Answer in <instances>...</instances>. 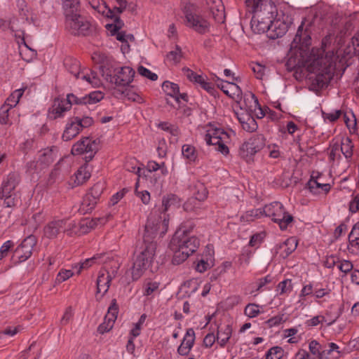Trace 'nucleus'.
Instances as JSON below:
<instances>
[{"label": "nucleus", "mask_w": 359, "mask_h": 359, "mask_svg": "<svg viewBox=\"0 0 359 359\" xmlns=\"http://www.w3.org/2000/svg\"><path fill=\"white\" fill-rule=\"evenodd\" d=\"M168 227V219L165 215L162 217L151 213L148 217L143 234V249L136 255L133 266L126 273V276H130V279L126 280L128 283L130 280H137L151 266L156 255V243L154 239L163 236Z\"/></svg>", "instance_id": "obj_1"}, {"label": "nucleus", "mask_w": 359, "mask_h": 359, "mask_svg": "<svg viewBox=\"0 0 359 359\" xmlns=\"http://www.w3.org/2000/svg\"><path fill=\"white\" fill-rule=\"evenodd\" d=\"M184 15V24L194 32L204 34L210 32L211 23L205 16L209 12L212 18L218 23L225 20L224 7L222 0H205L202 6L196 4L186 2L182 5Z\"/></svg>", "instance_id": "obj_2"}, {"label": "nucleus", "mask_w": 359, "mask_h": 359, "mask_svg": "<svg viewBox=\"0 0 359 359\" xmlns=\"http://www.w3.org/2000/svg\"><path fill=\"white\" fill-rule=\"evenodd\" d=\"M191 225H181L172 236L169 247L173 253L172 262L180 264L195 252L200 245L199 239L191 235Z\"/></svg>", "instance_id": "obj_3"}, {"label": "nucleus", "mask_w": 359, "mask_h": 359, "mask_svg": "<svg viewBox=\"0 0 359 359\" xmlns=\"http://www.w3.org/2000/svg\"><path fill=\"white\" fill-rule=\"evenodd\" d=\"M308 71L313 75L310 76L311 85L315 88L325 87L332 79L334 72V65L332 60L327 56L323 57L322 51L316 55L313 53L306 61Z\"/></svg>", "instance_id": "obj_4"}, {"label": "nucleus", "mask_w": 359, "mask_h": 359, "mask_svg": "<svg viewBox=\"0 0 359 359\" xmlns=\"http://www.w3.org/2000/svg\"><path fill=\"white\" fill-rule=\"evenodd\" d=\"M292 22V17L287 13H282V15H278V18H275L273 21H271L269 18L264 20L260 18V15L252 14L250 27L254 33L267 32L269 37L274 39L285 34Z\"/></svg>", "instance_id": "obj_5"}, {"label": "nucleus", "mask_w": 359, "mask_h": 359, "mask_svg": "<svg viewBox=\"0 0 359 359\" xmlns=\"http://www.w3.org/2000/svg\"><path fill=\"white\" fill-rule=\"evenodd\" d=\"M207 144L215 146V149L222 154H229L227 144L230 143L231 137L235 133L231 130H225L217 124L209 123L205 125L201 131Z\"/></svg>", "instance_id": "obj_6"}, {"label": "nucleus", "mask_w": 359, "mask_h": 359, "mask_svg": "<svg viewBox=\"0 0 359 359\" xmlns=\"http://www.w3.org/2000/svg\"><path fill=\"white\" fill-rule=\"evenodd\" d=\"M246 7L248 11L255 15H260V18H269L273 21L278 15H282V13L289 12L281 7L278 8L271 0H245Z\"/></svg>", "instance_id": "obj_7"}, {"label": "nucleus", "mask_w": 359, "mask_h": 359, "mask_svg": "<svg viewBox=\"0 0 359 359\" xmlns=\"http://www.w3.org/2000/svg\"><path fill=\"white\" fill-rule=\"evenodd\" d=\"M101 73L104 79L118 87L128 86L134 79L135 70L129 67L124 66L116 68H102Z\"/></svg>", "instance_id": "obj_8"}, {"label": "nucleus", "mask_w": 359, "mask_h": 359, "mask_svg": "<svg viewBox=\"0 0 359 359\" xmlns=\"http://www.w3.org/2000/svg\"><path fill=\"white\" fill-rule=\"evenodd\" d=\"M56 147H46L38 151L35 159L27 163V169L30 172L39 174L43 170L48 168L57 156Z\"/></svg>", "instance_id": "obj_9"}, {"label": "nucleus", "mask_w": 359, "mask_h": 359, "mask_svg": "<svg viewBox=\"0 0 359 359\" xmlns=\"http://www.w3.org/2000/svg\"><path fill=\"white\" fill-rule=\"evenodd\" d=\"M65 27L74 35H87L90 32L89 20L78 13V11H66Z\"/></svg>", "instance_id": "obj_10"}, {"label": "nucleus", "mask_w": 359, "mask_h": 359, "mask_svg": "<svg viewBox=\"0 0 359 359\" xmlns=\"http://www.w3.org/2000/svg\"><path fill=\"white\" fill-rule=\"evenodd\" d=\"M264 217H268L278 224L282 230L285 229L293 220L292 216L285 211L283 205L278 201L266 205L264 207Z\"/></svg>", "instance_id": "obj_11"}, {"label": "nucleus", "mask_w": 359, "mask_h": 359, "mask_svg": "<svg viewBox=\"0 0 359 359\" xmlns=\"http://www.w3.org/2000/svg\"><path fill=\"white\" fill-rule=\"evenodd\" d=\"M68 70L81 84L86 87H98L102 84L100 76L95 71L86 67L80 69L76 60L72 62V65L68 67Z\"/></svg>", "instance_id": "obj_12"}, {"label": "nucleus", "mask_w": 359, "mask_h": 359, "mask_svg": "<svg viewBox=\"0 0 359 359\" xmlns=\"http://www.w3.org/2000/svg\"><path fill=\"white\" fill-rule=\"evenodd\" d=\"M111 217L110 215L103 217L85 218L79 222L68 220V229H65L69 235H82L89 232L97 226L104 225Z\"/></svg>", "instance_id": "obj_13"}, {"label": "nucleus", "mask_w": 359, "mask_h": 359, "mask_svg": "<svg viewBox=\"0 0 359 359\" xmlns=\"http://www.w3.org/2000/svg\"><path fill=\"white\" fill-rule=\"evenodd\" d=\"M120 264L117 261L112 260L110 266L101 271L97 280V292L103 296L109 290L110 283L117 274Z\"/></svg>", "instance_id": "obj_14"}, {"label": "nucleus", "mask_w": 359, "mask_h": 359, "mask_svg": "<svg viewBox=\"0 0 359 359\" xmlns=\"http://www.w3.org/2000/svg\"><path fill=\"white\" fill-rule=\"evenodd\" d=\"M99 142L88 137L74 144L72 148L73 155L86 154V161H90L98 150Z\"/></svg>", "instance_id": "obj_15"}, {"label": "nucleus", "mask_w": 359, "mask_h": 359, "mask_svg": "<svg viewBox=\"0 0 359 359\" xmlns=\"http://www.w3.org/2000/svg\"><path fill=\"white\" fill-rule=\"evenodd\" d=\"M76 102V97L73 94H69L66 98H57L48 111V116L52 119H56L64 116L69 111L73 103Z\"/></svg>", "instance_id": "obj_16"}, {"label": "nucleus", "mask_w": 359, "mask_h": 359, "mask_svg": "<svg viewBox=\"0 0 359 359\" xmlns=\"http://www.w3.org/2000/svg\"><path fill=\"white\" fill-rule=\"evenodd\" d=\"M310 192L314 195L327 194L331 188L329 183L324 180V176L319 172L313 171L307 183Z\"/></svg>", "instance_id": "obj_17"}, {"label": "nucleus", "mask_w": 359, "mask_h": 359, "mask_svg": "<svg viewBox=\"0 0 359 359\" xmlns=\"http://www.w3.org/2000/svg\"><path fill=\"white\" fill-rule=\"evenodd\" d=\"M265 142L264 135H254L241 145V152L243 156L254 155L264 147Z\"/></svg>", "instance_id": "obj_18"}, {"label": "nucleus", "mask_w": 359, "mask_h": 359, "mask_svg": "<svg viewBox=\"0 0 359 359\" xmlns=\"http://www.w3.org/2000/svg\"><path fill=\"white\" fill-rule=\"evenodd\" d=\"M309 352L300 349L295 354V359H325L324 346L316 340H311L309 343Z\"/></svg>", "instance_id": "obj_19"}, {"label": "nucleus", "mask_w": 359, "mask_h": 359, "mask_svg": "<svg viewBox=\"0 0 359 359\" xmlns=\"http://www.w3.org/2000/svg\"><path fill=\"white\" fill-rule=\"evenodd\" d=\"M35 245L36 238L34 236H29L25 238L15 251V256L17 257L18 261L23 262L29 258Z\"/></svg>", "instance_id": "obj_20"}, {"label": "nucleus", "mask_w": 359, "mask_h": 359, "mask_svg": "<svg viewBox=\"0 0 359 359\" xmlns=\"http://www.w3.org/2000/svg\"><path fill=\"white\" fill-rule=\"evenodd\" d=\"M68 229V220L67 219H53L43 229L44 236L53 239L62 231H66Z\"/></svg>", "instance_id": "obj_21"}, {"label": "nucleus", "mask_w": 359, "mask_h": 359, "mask_svg": "<svg viewBox=\"0 0 359 359\" xmlns=\"http://www.w3.org/2000/svg\"><path fill=\"white\" fill-rule=\"evenodd\" d=\"M196 341V333L193 328L187 330L181 344L177 348V353L181 356H187L192 350Z\"/></svg>", "instance_id": "obj_22"}, {"label": "nucleus", "mask_w": 359, "mask_h": 359, "mask_svg": "<svg viewBox=\"0 0 359 359\" xmlns=\"http://www.w3.org/2000/svg\"><path fill=\"white\" fill-rule=\"evenodd\" d=\"M118 315V306L116 304V301L114 299L109 308L108 309L107 313L106 314L104 321L98 327V332L100 334H104L111 330L116 321Z\"/></svg>", "instance_id": "obj_23"}, {"label": "nucleus", "mask_w": 359, "mask_h": 359, "mask_svg": "<svg viewBox=\"0 0 359 359\" xmlns=\"http://www.w3.org/2000/svg\"><path fill=\"white\" fill-rule=\"evenodd\" d=\"M14 36L19 45L20 54L25 60L29 61L36 55V52L31 48L25 41V32L22 30L15 31Z\"/></svg>", "instance_id": "obj_24"}, {"label": "nucleus", "mask_w": 359, "mask_h": 359, "mask_svg": "<svg viewBox=\"0 0 359 359\" xmlns=\"http://www.w3.org/2000/svg\"><path fill=\"white\" fill-rule=\"evenodd\" d=\"M216 84L226 95L236 99V101H241L242 90L241 88L233 82H228L217 78Z\"/></svg>", "instance_id": "obj_25"}, {"label": "nucleus", "mask_w": 359, "mask_h": 359, "mask_svg": "<svg viewBox=\"0 0 359 359\" xmlns=\"http://www.w3.org/2000/svg\"><path fill=\"white\" fill-rule=\"evenodd\" d=\"M194 197L189 198L183 205L186 211H192L199 208L201 201L207 198L208 191L203 184H199L197 193H194Z\"/></svg>", "instance_id": "obj_26"}, {"label": "nucleus", "mask_w": 359, "mask_h": 359, "mask_svg": "<svg viewBox=\"0 0 359 359\" xmlns=\"http://www.w3.org/2000/svg\"><path fill=\"white\" fill-rule=\"evenodd\" d=\"M20 182V175L16 172H10L4 179L0 193L4 194H13V191Z\"/></svg>", "instance_id": "obj_27"}, {"label": "nucleus", "mask_w": 359, "mask_h": 359, "mask_svg": "<svg viewBox=\"0 0 359 359\" xmlns=\"http://www.w3.org/2000/svg\"><path fill=\"white\" fill-rule=\"evenodd\" d=\"M105 255L97 254L90 258L85 259L84 262L75 264L73 266V269L76 270L77 273H80L83 269H88L94 264H100L106 262Z\"/></svg>", "instance_id": "obj_28"}, {"label": "nucleus", "mask_w": 359, "mask_h": 359, "mask_svg": "<svg viewBox=\"0 0 359 359\" xmlns=\"http://www.w3.org/2000/svg\"><path fill=\"white\" fill-rule=\"evenodd\" d=\"M81 130V123L76 121V118L71 120L66 125L65 131L62 134V139L65 141H69L76 136Z\"/></svg>", "instance_id": "obj_29"}, {"label": "nucleus", "mask_w": 359, "mask_h": 359, "mask_svg": "<svg viewBox=\"0 0 359 359\" xmlns=\"http://www.w3.org/2000/svg\"><path fill=\"white\" fill-rule=\"evenodd\" d=\"M162 206L164 212H173L180 207V200L173 194L165 196L162 199Z\"/></svg>", "instance_id": "obj_30"}, {"label": "nucleus", "mask_w": 359, "mask_h": 359, "mask_svg": "<svg viewBox=\"0 0 359 359\" xmlns=\"http://www.w3.org/2000/svg\"><path fill=\"white\" fill-rule=\"evenodd\" d=\"M232 334V328L229 325L220 326L217 329V342L220 347H224Z\"/></svg>", "instance_id": "obj_31"}, {"label": "nucleus", "mask_w": 359, "mask_h": 359, "mask_svg": "<svg viewBox=\"0 0 359 359\" xmlns=\"http://www.w3.org/2000/svg\"><path fill=\"white\" fill-rule=\"evenodd\" d=\"M92 8L107 18H115L114 11L109 8L105 2L102 0H92L90 2Z\"/></svg>", "instance_id": "obj_32"}, {"label": "nucleus", "mask_w": 359, "mask_h": 359, "mask_svg": "<svg viewBox=\"0 0 359 359\" xmlns=\"http://www.w3.org/2000/svg\"><path fill=\"white\" fill-rule=\"evenodd\" d=\"M297 247V241L294 237L287 238L280 246V255L283 258H286L292 252H294Z\"/></svg>", "instance_id": "obj_33"}, {"label": "nucleus", "mask_w": 359, "mask_h": 359, "mask_svg": "<svg viewBox=\"0 0 359 359\" xmlns=\"http://www.w3.org/2000/svg\"><path fill=\"white\" fill-rule=\"evenodd\" d=\"M106 28L111 32V35L116 34V39L122 43L129 42L134 40L133 35L126 34L123 32H118L120 27L117 25L107 24Z\"/></svg>", "instance_id": "obj_34"}, {"label": "nucleus", "mask_w": 359, "mask_h": 359, "mask_svg": "<svg viewBox=\"0 0 359 359\" xmlns=\"http://www.w3.org/2000/svg\"><path fill=\"white\" fill-rule=\"evenodd\" d=\"M90 176V170L87 165L81 166L74 175V186L82 184Z\"/></svg>", "instance_id": "obj_35"}, {"label": "nucleus", "mask_w": 359, "mask_h": 359, "mask_svg": "<svg viewBox=\"0 0 359 359\" xmlns=\"http://www.w3.org/2000/svg\"><path fill=\"white\" fill-rule=\"evenodd\" d=\"M157 126L158 128L161 129L162 130L168 133L171 135V142L177 141L180 131L179 128L176 126L172 125L168 122H160L157 124Z\"/></svg>", "instance_id": "obj_36"}, {"label": "nucleus", "mask_w": 359, "mask_h": 359, "mask_svg": "<svg viewBox=\"0 0 359 359\" xmlns=\"http://www.w3.org/2000/svg\"><path fill=\"white\" fill-rule=\"evenodd\" d=\"M325 359H339L341 356L339 346L333 342L329 343L327 346H324Z\"/></svg>", "instance_id": "obj_37"}, {"label": "nucleus", "mask_w": 359, "mask_h": 359, "mask_svg": "<svg viewBox=\"0 0 359 359\" xmlns=\"http://www.w3.org/2000/svg\"><path fill=\"white\" fill-rule=\"evenodd\" d=\"M213 252L208 248V257L201 258L197 263L196 270L203 273L213 266Z\"/></svg>", "instance_id": "obj_38"}, {"label": "nucleus", "mask_w": 359, "mask_h": 359, "mask_svg": "<svg viewBox=\"0 0 359 359\" xmlns=\"http://www.w3.org/2000/svg\"><path fill=\"white\" fill-rule=\"evenodd\" d=\"M162 88L168 95L174 97L177 102H180V88L177 84L166 81L163 82Z\"/></svg>", "instance_id": "obj_39"}, {"label": "nucleus", "mask_w": 359, "mask_h": 359, "mask_svg": "<svg viewBox=\"0 0 359 359\" xmlns=\"http://www.w3.org/2000/svg\"><path fill=\"white\" fill-rule=\"evenodd\" d=\"M26 88H20L15 90L10 96L6 99L4 104L8 106L10 108L15 107L20 101V99L23 95Z\"/></svg>", "instance_id": "obj_40"}, {"label": "nucleus", "mask_w": 359, "mask_h": 359, "mask_svg": "<svg viewBox=\"0 0 359 359\" xmlns=\"http://www.w3.org/2000/svg\"><path fill=\"white\" fill-rule=\"evenodd\" d=\"M160 283L156 280L146 281L143 285L142 294L144 296H151L159 291Z\"/></svg>", "instance_id": "obj_41"}, {"label": "nucleus", "mask_w": 359, "mask_h": 359, "mask_svg": "<svg viewBox=\"0 0 359 359\" xmlns=\"http://www.w3.org/2000/svg\"><path fill=\"white\" fill-rule=\"evenodd\" d=\"M293 289V284L291 279H285L280 282L276 287V294H289Z\"/></svg>", "instance_id": "obj_42"}, {"label": "nucleus", "mask_w": 359, "mask_h": 359, "mask_svg": "<svg viewBox=\"0 0 359 359\" xmlns=\"http://www.w3.org/2000/svg\"><path fill=\"white\" fill-rule=\"evenodd\" d=\"M92 60L94 61V62L100 65V70L102 68H105V69H111L110 67L107 66L108 65L109 61L108 56L102 52H94L92 55Z\"/></svg>", "instance_id": "obj_43"}, {"label": "nucleus", "mask_w": 359, "mask_h": 359, "mask_svg": "<svg viewBox=\"0 0 359 359\" xmlns=\"http://www.w3.org/2000/svg\"><path fill=\"white\" fill-rule=\"evenodd\" d=\"M238 104H239L240 109L239 111H235V114L241 123V125L245 123V122L248 121L249 118L252 117L251 114H250L249 111H252V109H247L246 107H243L241 100L238 101Z\"/></svg>", "instance_id": "obj_44"}, {"label": "nucleus", "mask_w": 359, "mask_h": 359, "mask_svg": "<svg viewBox=\"0 0 359 359\" xmlns=\"http://www.w3.org/2000/svg\"><path fill=\"white\" fill-rule=\"evenodd\" d=\"M344 123L350 132L353 133L356 130V118L353 111L343 112Z\"/></svg>", "instance_id": "obj_45"}, {"label": "nucleus", "mask_w": 359, "mask_h": 359, "mask_svg": "<svg viewBox=\"0 0 359 359\" xmlns=\"http://www.w3.org/2000/svg\"><path fill=\"white\" fill-rule=\"evenodd\" d=\"M160 170L161 174L165 176L168 174V170L165 166L164 163H158L154 161H150L147 163L146 170L149 172H152Z\"/></svg>", "instance_id": "obj_46"}, {"label": "nucleus", "mask_w": 359, "mask_h": 359, "mask_svg": "<svg viewBox=\"0 0 359 359\" xmlns=\"http://www.w3.org/2000/svg\"><path fill=\"white\" fill-rule=\"evenodd\" d=\"M182 154L184 158L189 162L194 161L197 158L195 147L191 144H184L182 148Z\"/></svg>", "instance_id": "obj_47"}, {"label": "nucleus", "mask_w": 359, "mask_h": 359, "mask_svg": "<svg viewBox=\"0 0 359 359\" xmlns=\"http://www.w3.org/2000/svg\"><path fill=\"white\" fill-rule=\"evenodd\" d=\"M353 144L350 138L343 139L340 150L346 158H351L353 155Z\"/></svg>", "instance_id": "obj_48"}, {"label": "nucleus", "mask_w": 359, "mask_h": 359, "mask_svg": "<svg viewBox=\"0 0 359 359\" xmlns=\"http://www.w3.org/2000/svg\"><path fill=\"white\" fill-rule=\"evenodd\" d=\"M262 309V306L256 304H248L244 309V313L248 318H253L261 313V309Z\"/></svg>", "instance_id": "obj_49"}, {"label": "nucleus", "mask_w": 359, "mask_h": 359, "mask_svg": "<svg viewBox=\"0 0 359 359\" xmlns=\"http://www.w3.org/2000/svg\"><path fill=\"white\" fill-rule=\"evenodd\" d=\"M253 255L254 251L248 248L243 250L242 254L238 258V263L240 266L243 268H246L249 265L250 260L253 257Z\"/></svg>", "instance_id": "obj_50"}, {"label": "nucleus", "mask_w": 359, "mask_h": 359, "mask_svg": "<svg viewBox=\"0 0 359 359\" xmlns=\"http://www.w3.org/2000/svg\"><path fill=\"white\" fill-rule=\"evenodd\" d=\"M104 97V93L100 90H95L90 93L88 96L84 97L85 104H96Z\"/></svg>", "instance_id": "obj_51"}, {"label": "nucleus", "mask_w": 359, "mask_h": 359, "mask_svg": "<svg viewBox=\"0 0 359 359\" xmlns=\"http://www.w3.org/2000/svg\"><path fill=\"white\" fill-rule=\"evenodd\" d=\"M342 114L343 111L341 110H332L329 112H322L325 123L335 122Z\"/></svg>", "instance_id": "obj_52"}, {"label": "nucleus", "mask_w": 359, "mask_h": 359, "mask_svg": "<svg viewBox=\"0 0 359 359\" xmlns=\"http://www.w3.org/2000/svg\"><path fill=\"white\" fill-rule=\"evenodd\" d=\"M103 189L104 184L102 182H97L92 187L86 198L92 197L93 198V204H94L102 193Z\"/></svg>", "instance_id": "obj_53"}, {"label": "nucleus", "mask_w": 359, "mask_h": 359, "mask_svg": "<svg viewBox=\"0 0 359 359\" xmlns=\"http://www.w3.org/2000/svg\"><path fill=\"white\" fill-rule=\"evenodd\" d=\"M264 217V207L262 208H257L248 210L245 212L243 217L248 222L253 221L255 219Z\"/></svg>", "instance_id": "obj_54"}, {"label": "nucleus", "mask_w": 359, "mask_h": 359, "mask_svg": "<svg viewBox=\"0 0 359 359\" xmlns=\"http://www.w3.org/2000/svg\"><path fill=\"white\" fill-rule=\"evenodd\" d=\"M271 280V278L269 276H266L262 278L259 279L256 283H255L254 287L255 289L252 290L251 293L254 294L255 296L257 295V292L263 291L265 290V287L266 284L270 283Z\"/></svg>", "instance_id": "obj_55"}, {"label": "nucleus", "mask_w": 359, "mask_h": 359, "mask_svg": "<svg viewBox=\"0 0 359 359\" xmlns=\"http://www.w3.org/2000/svg\"><path fill=\"white\" fill-rule=\"evenodd\" d=\"M352 46H348L344 53L351 57L359 53V32L351 39Z\"/></svg>", "instance_id": "obj_56"}, {"label": "nucleus", "mask_w": 359, "mask_h": 359, "mask_svg": "<svg viewBox=\"0 0 359 359\" xmlns=\"http://www.w3.org/2000/svg\"><path fill=\"white\" fill-rule=\"evenodd\" d=\"M284 351L280 346L271 348L266 353V359H281L283 356Z\"/></svg>", "instance_id": "obj_57"}, {"label": "nucleus", "mask_w": 359, "mask_h": 359, "mask_svg": "<svg viewBox=\"0 0 359 359\" xmlns=\"http://www.w3.org/2000/svg\"><path fill=\"white\" fill-rule=\"evenodd\" d=\"M196 84H198L200 87L210 93H212L215 90L213 84L209 82L207 77L203 74L199 77Z\"/></svg>", "instance_id": "obj_58"}, {"label": "nucleus", "mask_w": 359, "mask_h": 359, "mask_svg": "<svg viewBox=\"0 0 359 359\" xmlns=\"http://www.w3.org/2000/svg\"><path fill=\"white\" fill-rule=\"evenodd\" d=\"M313 290L314 287L311 284H308L304 285L299 294V300L298 301V304L300 306H304V300L306 296L313 294Z\"/></svg>", "instance_id": "obj_59"}, {"label": "nucleus", "mask_w": 359, "mask_h": 359, "mask_svg": "<svg viewBox=\"0 0 359 359\" xmlns=\"http://www.w3.org/2000/svg\"><path fill=\"white\" fill-rule=\"evenodd\" d=\"M331 292V289L328 287H318L316 285L314 287L313 290V297L316 300L323 298L325 297L329 296Z\"/></svg>", "instance_id": "obj_60"}, {"label": "nucleus", "mask_w": 359, "mask_h": 359, "mask_svg": "<svg viewBox=\"0 0 359 359\" xmlns=\"http://www.w3.org/2000/svg\"><path fill=\"white\" fill-rule=\"evenodd\" d=\"M18 13L20 19L23 22H27L28 24L35 23V17L29 8L23 10V11H19Z\"/></svg>", "instance_id": "obj_61"}, {"label": "nucleus", "mask_w": 359, "mask_h": 359, "mask_svg": "<svg viewBox=\"0 0 359 359\" xmlns=\"http://www.w3.org/2000/svg\"><path fill=\"white\" fill-rule=\"evenodd\" d=\"M74 273L72 270L69 269H62L60 271V272L57 273L56 278H55V283L57 284L62 283L71 278L73 276Z\"/></svg>", "instance_id": "obj_62"}, {"label": "nucleus", "mask_w": 359, "mask_h": 359, "mask_svg": "<svg viewBox=\"0 0 359 359\" xmlns=\"http://www.w3.org/2000/svg\"><path fill=\"white\" fill-rule=\"evenodd\" d=\"M79 0H62L64 12L78 11Z\"/></svg>", "instance_id": "obj_63"}, {"label": "nucleus", "mask_w": 359, "mask_h": 359, "mask_svg": "<svg viewBox=\"0 0 359 359\" xmlns=\"http://www.w3.org/2000/svg\"><path fill=\"white\" fill-rule=\"evenodd\" d=\"M137 72L142 76L149 79L151 81H156L158 79L156 74L151 72L149 69L143 66H140L138 67Z\"/></svg>", "instance_id": "obj_64"}]
</instances>
